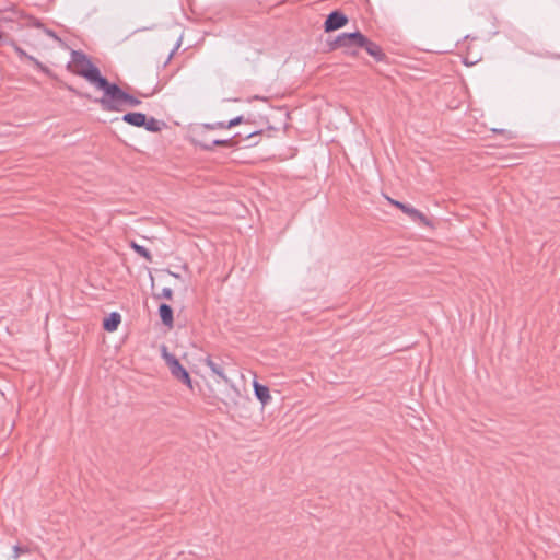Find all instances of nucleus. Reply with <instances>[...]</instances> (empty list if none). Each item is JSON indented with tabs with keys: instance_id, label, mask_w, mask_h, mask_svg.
I'll use <instances>...</instances> for the list:
<instances>
[{
	"instance_id": "6",
	"label": "nucleus",
	"mask_w": 560,
	"mask_h": 560,
	"mask_svg": "<svg viewBox=\"0 0 560 560\" xmlns=\"http://www.w3.org/2000/svg\"><path fill=\"white\" fill-rule=\"evenodd\" d=\"M205 364L211 370V372L217 375L219 378H221L223 382L229 383V378L224 373V362L221 359H213L212 357L208 355L203 360Z\"/></svg>"
},
{
	"instance_id": "18",
	"label": "nucleus",
	"mask_w": 560,
	"mask_h": 560,
	"mask_svg": "<svg viewBox=\"0 0 560 560\" xmlns=\"http://www.w3.org/2000/svg\"><path fill=\"white\" fill-rule=\"evenodd\" d=\"M162 318V323L163 325L167 328V329H171L173 327V319L174 317H161Z\"/></svg>"
},
{
	"instance_id": "8",
	"label": "nucleus",
	"mask_w": 560,
	"mask_h": 560,
	"mask_svg": "<svg viewBox=\"0 0 560 560\" xmlns=\"http://www.w3.org/2000/svg\"><path fill=\"white\" fill-rule=\"evenodd\" d=\"M254 392L257 399L262 404L267 405L271 400V395L269 388L265 385L259 384L258 382H254Z\"/></svg>"
},
{
	"instance_id": "3",
	"label": "nucleus",
	"mask_w": 560,
	"mask_h": 560,
	"mask_svg": "<svg viewBox=\"0 0 560 560\" xmlns=\"http://www.w3.org/2000/svg\"><path fill=\"white\" fill-rule=\"evenodd\" d=\"M161 355L167 365L172 376L177 381L187 385L190 389L192 388V383L188 371L182 365L178 359L168 351V348L165 345L160 346Z\"/></svg>"
},
{
	"instance_id": "2",
	"label": "nucleus",
	"mask_w": 560,
	"mask_h": 560,
	"mask_svg": "<svg viewBox=\"0 0 560 560\" xmlns=\"http://www.w3.org/2000/svg\"><path fill=\"white\" fill-rule=\"evenodd\" d=\"M103 92L104 95L97 102L106 110L119 112L125 105L136 107L141 104L140 100L124 92L115 83H108Z\"/></svg>"
},
{
	"instance_id": "19",
	"label": "nucleus",
	"mask_w": 560,
	"mask_h": 560,
	"mask_svg": "<svg viewBox=\"0 0 560 560\" xmlns=\"http://www.w3.org/2000/svg\"><path fill=\"white\" fill-rule=\"evenodd\" d=\"M231 140H214L213 145H230Z\"/></svg>"
},
{
	"instance_id": "13",
	"label": "nucleus",
	"mask_w": 560,
	"mask_h": 560,
	"mask_svg": "<svg viewBox=\"0 0 560 560\" xmlns=\"http://www.w3.org/2000/svg\"><path fill=\"white\" fill-rule=\"evenodd\" d=\"M130 246L141 257H143L148 261H152V256H151L150 252L145 247L137 244L135 241L130 242Z\"/></svg>"
},
{
	"instance_id": "20",
	"label": "nucleus",
	"mask_w": 560,
	"mask_h": 560,
	"mask_svg": "<svg viewBox=\"0 0 560 560\" xmlns=\"http://www.w3.org/2000/svg\"><path fill=\"white\" fill-rule=\"evenodd\" d=\"M387 200H388V202H389V203H392L393 206L397 207L398 209H399V206H400V205H404L402 202L397 201V200H395V199H392V198H389V197H387Z\"/></svg>"
},
{
	"instance_id": "21",
	"label": "nucleus",
	"mask_w": 560,
	"mask_h": 560,
	"mask_svg": "<svg viewBox=\"0 0 560 560\" xmlns=\"http://www.w3.org/2000/svg\"><path fill=\"white\" fill-rule=\"evenodd\" d=\"M108 315L114 316V315H119V314L117 312H110Z\"/></svg>"
},
{
	"instance_id": "10",
	"label": "nucleus",
	"mask_w": 560,
	"mask_h": 560,
	"mask_svg": "<svg viewBox=\"0 0 560 560\" xmlns=\"http://www.w3.org/2000/svg\"><path fill=\"white\" fill-rule=\"evenodd\" d=\"M36 27H37V42L39 39H42V37L45 36V37L51 38L54 42L62 45L61 39L52 31L48 30L46 26L40 24L38 21H37Z\"/></svg>"
},
{
	"instance_id": "7",
	"label": "nucleus",
	"mask_w": 560,
	"mask_h": 560,
	"mask_svg": "<svg viewBox=\"0 0 560 560\" xmlns=\"http://www.w3.org/2000/svg\"><path fill=\"white\" fill-rule=\"evenodd\" d=\"M399 209L409 215L412 220L420 222L423 225H430V221L427 219V217L417 210L416 208L409 206V205H400Z\"/></svg>"
},
{
	"instance_id": "4",
	"label": "nucleus",
	"mask_w": 560,
	"mask_h": 560,
	"mask_svg": "<svg viewBox=\"0 0 560 560\" xmlns=\"http://www.w3.org/2000/svg\"><path fill=\"white\" fill-rule=\"evenodd\" d=\"M362 44H364V36L360 32L343 33L336 38L335 43L332 44V48H350L353 46L360 47Z\"/></svg>"
},
{
	"instance_id": "1",
	"label": "nucleus",
	"mask_w": 560,
	"mask_h": 560,
	"mask_svg": "<svg viewBox=\"0 0 560 560\" xmlns=\"http://www.w3.org/2000/svg\"><path fill=\"white\" fill-rule=\"evenodd\" d=\"M71 67L73 72L86 79L96 89L104 91L109 83L107 79L101 75L97 67L81 51H71Z\"/></svg>"
},
{
	"instance_id": "5",
	"label": "nucleus",
	"mask_w": 560,
	"mask_h": 560,
	"mask_svg": "<svg viewBox=\"0 0 560 560\" xmlns=\"http://www.w3.org/2000/svg\"><path fill=\"white\" fill-rule=\"evenodd\" d=\"M348 23V18L340 11L331 12L324 24L325 32H334L343 27Z\"/></svg>"
},
{
	"instance_id": "9",
	"label": "nucleus",
	"mask_w": 560,
	"mask_h": 560,
	"mask_svg": "<svg viewBox=\"0 0 560 560\" xmlns=\"http://www.w3.org/2000/svg\"><path fill=\"white\" fill-rule=\"evenodd\" d=\"M122 120L136 127H142L147 124V116L142 113H127L124 115Z\"/></svg>"
},
{
	"instance_id": "14",
	"label": "nucleus",
	"mask_w": 560,
	"mask_h": 560,
	"mask_svg": "<svg viewBox=\"0 0 560 560\" xmlns=\"http://www.w3.org/2000/svg\"><path fill=\"white\" fill-rule=\"evenodd\" d=\"M161 122L156 120L155 118H147V124L142 125L148 131L158 132L161 130Z\"/></svg>"
},
{
	"instance_id": "16",
	"label": "nucleus",
	"mask_w": 560,
	"mask_h": 560,
	"mask_svg": "<svg viewBox=\"0 0 560 560\" xmlns=\"http://www.w3.org/2000/svg\"><path fill=\"white\" fill-rule=\"evenodd\" d=\"M159 315H173V311L167 304H160L159 306Z\"/></svg>"
},
{
	"instance_id": "12",
	"label": "nucleus",
	"mask_w": 560,
	"mask_h": 560,
	"mask_svg": "<svg viewBox=\"0 0 560 560\" xmlns=\"http://www.w3.org/2000/svg\"><path fill=\"white\" fill-rule=\"evenodd\" d=\"M120 319L121 317H106L103 323L104 329L109 332L115 331L120 324Z\"/></svg>"
},
{
	"instance_id": "11",
	"label": "nucleus",
	"mask_w": 560,
	"mask_h": 560,
	"mask_svg": "<svg viewBox=\"0 0 560 560\" xmlns=\"http://www.w3.org/2000/svg\"><path fill=\"white\" fill-rule=\"evenodd\" d=\"M360 47L365 48L366 52L377 60H381L383 57L380 46L370 42L365 36H364V44L360 45Z\"/></svg>"
},
{
	"instance_id": "15",
	"label": "nucleus",
	"mask_w": 560,
	"mask_h": 560,
	"mask_svg": "<svg viewBox=\"0 0 560 560\" xmlns=\"http://www.w3.org/2000/svg\"><path fill=\"white\" fill-rule=\"evenodd\" d=\"M30 549L24 546L14 545L13 546V558L18 559L21 555L28 553Z\"/></svg>"
},
{
	"instance_id": "17",
	"label": "nucleus",
	"mask_w": 560,
	"mask_h": 560,
	"mask_svg": "<svg viewBox=\"0 0 560 560\" xmlns=\"http://www.w3.org/2000/svg\"><path fill=\"white\" fill-rule=\"evenodd\" d=\"M243 117L242 116H238L232 120L229 121L228 125H224V124H220V127H226V128H232L236 125H238L241 121H242Z\"/></svg>"
}]
</instances>
